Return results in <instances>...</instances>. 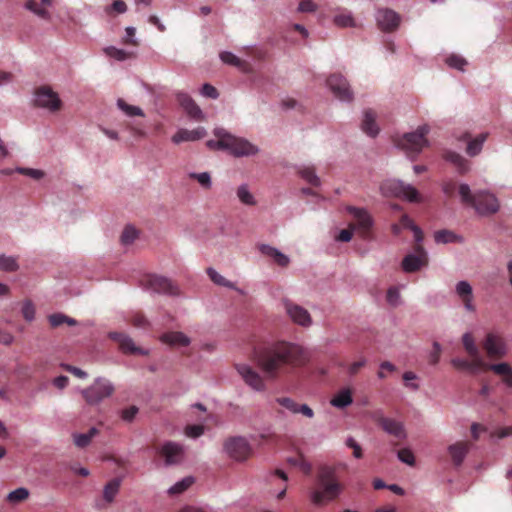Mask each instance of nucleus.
Instances as JSON below:
<instances>
[{"instance_id":"nucleus-1","label":"nucleus","mask_w":512,"mask_h":512,"mask_svg":"<svg viewBox=\"0 0 512 512\" xmlns=\"http://www.w3.org/2000/svg\"><path fill=\"white\" fill-rule=\"evenodd\" d=\"M309 359L304 347L291 342H275L254 353V360L268 380L277 379L285 366H300Z\"/></svg>"},{"instance_id":"nucleus-2","label":"nucleus","mask_w":512,"mask_h":512,"mask_svg":"<svg viewBox=\"0 0 512 512\" xmlns=\"http://www.w3.org/2000/svg\"><path fill=\"white\" fill-rule=\"evenodd\" d=\"M343 486L336 478L333 467L323 466L317 473V488L309 493L312 504L325 506L341 496Z\"/></svg>"},{"instance_id":"nucleus-3","label":"nucleus","mask_w":512,"mask_h":512,"mask_svg":"<svg viewBox=\"0 0 512 512\" xmlns=\"http://www.w3.org/2000/svg\"><path fill=\"white\" fill-rule=\"evenodd\" d=\"M459 199L461 203L475 209L476 214L481 217H490L500 209V202L489 190L481 189L472 192L466 183L459 184Z\"/></svg>"},{"instance_id":"nucleus-4","label":"nucleus","mask_w":512,"mask_h":512,"mask_svg":"<svg viewBox=\"0 0 512 512\" xmlns=\"http://www.w3.org/2000/svg\"><path fill=\"white\" fill-rule=\"evenodd\" d=\"M380 194L386 198H403L411 203L419 201L418 191L400 179H388L382 182Z\"/></svg>"},{"instance_id":"nucleus-5","label":"nucleus","mask_w":512,"mask_h":512,"mask_svg":"<svg viewBox=\"0 0 512 512\" xmlns=\"http://www.w3.org/2000/svg\"><path fill=\"white\" fill-rule=\"evenodd\" d=\"M113 392V383L106 378L98 377L90 387L81 390V395H83L86 403L90 406H95L113 395Z\"/></svg>"},{"instance_id":"nucleus-6","label":"nucleus","mask_w":512,"mask_h":512,"mask_svg":"<svg viewBox=\"0 0 512 512\" xmlns=\"http://www.w3.org/2000/svg\"><path fill=\"white\" fill-rule=\"evenodd\" d=\"M429 130L428 125H420L415 131L405 133L399 141V147L408 152L419 153L427 145L425 136L429 134Z\"/></svg>"},{"instance_id":"nucleus-7","label":"nucleus","mask_w":512,"mask_h":512,"mask_svg":"<svg viewBox=\"0 0 512 512\" xmlns=\"http://www.w3.org/2000/svg\"><path fill=\"white\" fill-rule=\"evenodd\" d=\"M142 288L154 294H166L175 296L178 294V288L171 280L163 276L149 275L142 280Z\"/></svg>"},{"instance_id":"nucleus-8","label":"nucleus","mask_w":512,"mask_h":512,"mask_svg":"<svg viewBox=\"0 0 512 512\" xmlns=\"http://www.w3.org/2000/svg\"><path fill=\"white\" fill-rule=\"evenodd\" d=\"M34 105L50 113H55L61 107V100L57 92L48 86H43L34 91Z\"/></svg>"},{"instance_id":"nucleus-9","label":"nucleus","mask_w":512,"mask_h":512,"mask_svg":"<svg viewBox=\"0 0 512 512\" xmlns=\"http://www.w3.org/2000/svg\"><path fill=\"white\" fill-rule=\"evenodd\" d=\"M223 151L228 152L235 158L253 157L260 152L259 146L251 143L244 137H236L232 135L229 143Z\"/></svg>"},{"instance_id":"nucleus-10","label":"nucleus","mask_w":512,"mask_h":512,"mask_svg":"<svg viewBox=\"0 0 512 512\" xmlns=\"http://www.w3.org/2000/svg\"><path fill=\"white\" fill-rule=\"evenodd\" d=\"M326 83L336 99L340 100L342 103L353 101V90H351L347 79L341 74L335 73L330 75Z\"/></svg>"},{"instance_id":"nucleus-11","label":"nucleus","mask_w":512,"mask_h":512,"mask_svg":"<svg viewBox=\"0 0 512 512\" xmlns=\"http://www.w3.org/2000/svg\"><path fill=\"white\" fill-rule=\"evenodd\" d=\"M224 452L235 461H244L251 453V447L244 437L235 436L224 442Z\"/></svg>"},{"instance_id":"nucleus-12","label":"nucleus","mask_w":512,"mask_h":512,"mask_svg":"<svg viewBox=\"0 0 512 512\" xmlns=\"http://www.w3.org/2000/svg\"><path fill=\"white\" fill-rule=\"evenodd\" d=\"M374 18H376L377 26L382 32L392 33L400 26V15L389 8L377 9Z\"/></svg>"},{"instance_id":"nucleus-13","label":"nucleus","mask_w":512,"mask_h":512,"mask_svg":"<svg viewBox=\"0 0 512 512\" xmlns=\"http://www.w3.org/2000/svg\"><path fill=\"white\" fill-rule=\"evenodd\" d=\"M283 309H285L286 315L292 322L303 326L309 327L312 323L309 312L303 307L293 303L292 301L285 299L283 300Z\"/></svg>"},{"instance_id":"nucleus-14","label":"nucleus","mask_w":512,"mask_h":512,"mask_svg":"<svg viewBox=\"0 0 512 512\" xmlns=\"http://www.w3.org/2000/svg\"><path fill=\"white\" fill-rule=\"evenodd\" d=\"M236 371L251 389L260 392L265 390V382L258 372L246 363L236 365Z\"/></svg>"},{"instance_id":"nucleus-15","label":"nucleus","mask_w":512,"mask_h":512,"mask_svg":"<svg viewBox=\"0 0 512 512\" xmlns=\"http://www.w3.org/2000/svg\"><path fill=\"white\" fill-rule=\"evenodd\" d=\"M427 265V253L421 246L415 247V253L405 256L402 260V269L407 273H414Z\"/></svg>"},{"instance_id":"nucleus-16","label":"nucleus","mask_w":512,"mask_h":512,"mask_svg":"<svg viewBox=\"0 0 512 512\" xmlns=\"http://www.w3.org/2000/svg\"><path fill=\"white\" fill-rule=\"evenodd\" d=\"M484 349L491 358H501L506 355L507 347L499 335L490 332L485 336Z\"/></svg>"},{"instance_id":"nucleus-17","label":"nucleus","mask_w":512,"mask_h":512,"mask_svg":"<svg viewBox=\"0 0 512 512\" xmlns=\"http://www.w3.org/2000/svg\"><path fill=\"white\" fill-rule=\"evenodd\" d=\"M177 102L183 110H185L186 115L189 118L194 119L196 121L204 120V113L201 108H199L198 104L192 99L189 94L185 92H177L176 94Z\"/></svg>"},{"instance_id":"nucleus-18","label":"nucleus","mask_w":512,"mask_h":512,"mask_svg":"<svg viewBox=\"0 0 512 512\" xmlns=\"http://www.w3.org/2000/svg\"><path fill=\"white\" fill-rule=\"evenodd\" d=\"M160 455L165 458L166 466L176 465L183 460L184 448L178 442H165L160 448Z\"/></svg>"},{"instance_id":"nucleus-19","label":"nucleus","mask_w":512,"mask_h":512,"mask_svg":"<svg viewBox=\"0 0 512 512\" xmlns=\"http://www.w3.org/2000/svg\"><path fill=\"white\" fill-rule=\"evenodd\" d=\"M470 357H472V361H468L461 357H454L450 359V365L458 371H466L472 375H476L479 373L480 368L485 366V363H483L480 355Z\"/></svg>"},{"instance_id":"nucleus-20","label":"nucleus","mask_w":512,"mask_h":512,"mask_svg":"<svg viewBox=\"0 0 512 512\" xmlns=\"http://www.w3.org/2000/svg\"><path fill=\"white\" fill-rule=\"evenodd\" d=\"M455 294L461 300L464 309L468 312L476 311V307L473 304V288L467 280H461L455 285Z\"/></svg>"},{"instance_id":"nucleus-21","label":"nucleus","mask_w":512,"mask_h":512,"mask_svg":"<svg viewBox=\"0 0 512 512\" xmlns=\"http://www.w3.org/2000/svg\"><path fill=\"white\" fill-rule=\"evenodd\" d=\"M377 423L384 429L385 433L395 437L398 440L406 439V430L404 429L403 423L395 419L380 416L377 418Z\"/></svg>"},{"instance_id":"nucleus-22","label":"nucleus","mask_w":512,"mask_h":512,"mask_svg":"<svg viewBox=\"0 0 512 512\" xmlns=\"http://www.w3.org/2000/svg\"><path fill=\"white\" fill-rule=\"evenodd\" d=\"M347 212H349L350 215L355 218L356 228L361 230L362 233H366L371 229L374 222L372 221L371 215L366 209L355 206H347Z\"/></svg>"},{"instance_id":"nucleus-23","label":"nucleus","mask_w":512,"mask_h":512,"mask_svg":"<svg viewBox=\"0 0 512 512\" xmlns=\"http://www.w3.org/2000/svg\"><path fill=\"white\" fill-rule=\"evenodd\" d=\"M276 402L291 414H300L307 418H313V410L307 404H298L288 397L276 398Z\"/></svg>"},{"instance_id":"nucleus-24","label":"nucleus","mask_w":512,"mask_h":512,"mask_svg":"<svg viewBox=\"0 0 512 512\" xmlns=\"http://www.w3.org/2000/svg\"><path fill=\"white\" fill-rule=\"evenodd\" d=\"M51 5L52 0H27L24 8L36 15L37 18L49 21L51 20V13H49L47 8L51 7Z\"/></svg>"},{"instance_id":"nucleus-25","label":"nucleus","mask_w":512,"mask_h":512,"mask_svg":"<svg viewBox=\"0 0 512 512\" xmlns=\"http://www.w3.org/2000/svg\"><path fill=\"white\" fill-rule=\"evenodd\" d=\"M258 250L260 254L273 260L279 267H287L289 265V256L269 244L260 243L258 245Z\"/></svg>"},{"instance_id":"nucleus-26","label":"nucleus","mask_w":512,"mask_h":512,"mask_svg":"<svg viewBox=\"0 0 512 512\" xmlns=\"http://www.w3.org/2000/svg\"><path fill=\"white\" fill-rule=\"evenodd\" d=\"M205 136L204 127H197L193 130L189 129H178L176 134L172 135L171 141L174 144H180L182 142H195L201 140Z\"/></svg>"},{"instance_id":"nucleus-27","label":"nucleus","mask_w":512,"mask_h":512,"mask_svg":"<svg viewBox=\"0 0 512 512\" xmlns=\"http://www.w3.org/2000/svg\"><path fill=\"white\" fill-rule=\"evenodd\" d=\"M361 130L370 138H375L380 132L377 123L375 122V113L371 109L364 110L362 113Z\"/></svg>"},{"instance_id":"nucleus-28","label":"nucleus","mask_w":512,"mask_h":512,"mask_svg":"<svg viewBox=\"0 0 512 512\" xmlns=\"http://www.w3.org/2000/svg\"><path fill=\"white\" fill-rule=\"evenodd\" d=\"M160 342L172 348L187 347L190 345V338L182 332H166L160 336Z\"/></svg>"},{"instance_id":"nucleus-29","label":"nucleus","mask_w":512,"mask_h":512,"mask_svg":"<svg viewBox=\"0 0 512 512\" xmlns=\"http://www.w3.org/2000/svg\"><path fill=\"white\" fill-rule=\"evenodd\" d=\"M468 449V444L464 442L450 444V446L447 447V452H449L450 458H452L453 465L459 467L462 464L465 457H467Z\"/></svg>"},{"instance_id":"nucleus-30","label":"nucleus","mask_w":512,"mask_h":512,"mask_svg":"<svg viewBox=\"0 0 512 512\" xmlns=\"http://www.w3.org/2000/svg\"><path fill=\"white\" fill-rule=\"evenodd\" d=\"M444 159L455 166L456 171L460 174H466L469 171V162L466 158L454 150L444 152Z\"/></svg>"},{"instance_id":"nucleus-31","label":"nucleus","mask_w":512,"mask_h":512,"mask_svg":"<svg viewBox=\"0 0 512 512\" xmlns=\"http://www.w3.org/2000/svg\"><path fill=\"white\" fill-rule=\"evenodd\" d=\"M444 159L455 166L456 171L460 174H466L469 171V162L466 158L454 150L444 152Z\"/></svg>"},{"instance_id":"nucleus-32","label":"nucleus","mask_w":512,"mask_h":512,"mask_svg":"<svg viewBox=\"0 0 512 512\" xmlns=\"http://www.w3.org/2000/svg\"><path fill=\"white\" fill-rule=\"evenodd\" d=\"M206 272L207 276H209L210 281L214 282V284L220 287H226L230 290L237 291L241 295L245 294V291L237 287L236 284H234L232 281L224 278V276L217 272L215 268H207Z\"/></svg>"},{"instance_id":"nucleus-33","label":"nucleus","mask_w":512,"mask_h":512,"mask_svg":"<svg viewBox=\"0 0 512 512\" xmlns=\"http://www.w3.org/2000/svg\"><path fill=\"white\" fill-rule=\"evenodd\" d=\"M214 135L216 137V140H209L206 142V145H207V147H209V149L221 150V151L224 150V148L227 146L228 141L230 140L231 136H233V134L229 133L228 131H226L223 128H216L214 130Z\"/></svg>"},{"instance_id":"nucleus-34","label":"nucleus","mask_w":512,"mask_h":512,"mask_svg":"<svg viewBox=\"0 0 512 512\" xmlns=\"http://www.w3.org/2000/svg\"><path fill=\"white\" fill-rule=\"evenodd\" d=\"M99 433L98 428L90 427L87 433H74L72 434V441L78 449H84L90 445L91 439L96 437Z\"/></svg>"},{"instance_id":"nucleus-35","label":"nucleus","mask_w":512,"mask_h":512,"mask_svg":"<svg viewBox=\"0 0 512 512\" xmlns=\"http://www.w3.org/2000/svg\"><path fill=\"white\" fill-rule=\"evenodd\" d=\"M352 403L353 398L351 397V391L349 388L340 390V392L336 393L332 400H330V404L338 409H345Z\"/></svg>"},{"instance_id":"nucleus-36","label":"nucleus","mask_w":512,"mask_h":512,"mask_svg":"<svg viewBox=\"0 0 512 512\" xmlns=\"http://www.w3.org/2000/svg\"><path fill=\"white\" fill-rule=\"evenodd\" d=\"M434 240L437 244L462 243V236L449 230H438L434 233Z\"/></svg>"},{"instance_id":"nucleus-37","label":"nucleus","mask_w":512,"mask_h":512,"mask_svg":"<svg viewBox=\"0 0 512 512\" xmlns=\"http://www.w3.org/2000/svg\"><path fill=\"white\" fill-rule=\"evenodd\" d=\"M333 24L339 28H353L356 26L350 11L342 10L333 16Z\"/></svg>"},{"instance_id":"nucleus-38","label":"nucleus","mask_w":512,"mask_h":512,"mask_svg":"<svg viewBox=\"0 0 512 512\" xmlns=\"http://www.w3.org/2000/svg\"><path fill=\"white\" fill-rule=\"evenodd\" d=\"M120 483H122V479L119 477H116L109 482H107L106 485H104L103 488V499L107 503H111L114 500V497H116L117 493H119V487Z\"/></svg>"},{"instance_id":"nucleus-39","label":"nucleus","mask_w":512,"mask_h":512,"mask_svg":"<svg viewBox=\"0 0 512 512\" xmlns=\"http://www.w3.org/2000/svg\"><path fill=\"white\" fill-rule=\"evenodd\" d=\"M298 175L311 186H321V179L316 175L313 166H300V168H298Z\"/></svg>"},{"instance_id":"nucleus-40","label":"nucleus","mask_w":512,"mask_h":512,"mask_svg":"<svg viewBox=\"0 0 512 512\" xmlns=\"http://www.w3.org/2000/svg\"><path fill=\"white\" fill-rule=\"evenodd\" d=\"M236 198H238L242 205L254 206L257 203L254 195L249 191L247 183H242L236 188Z\"/></svg>"},{"instance_id":"nucleus-41","label":"nucleus","mask_w":512,"mask_h":512,"mask_svg":"<svg viewBox=\"0 0 512 512\" xmlns=\"http://www.w3.org/2000/svg\"><path fill=\"white\" fill-rule=\"evenodd\" d=\"M488 134L481 133L478 137L468 141L467 143V155L471 157H476L479 155L480 151H482L483 144L485 143Z\"/></svg>"},{"instance_id":"nucleus-42","label":"nucleus","mask_w":512,"mask_h":512,"mask_svg":"<svg viewBox=\"0 0 512 512\" xmlns=\"http://www.w3.org/2000/svg\"><path fill=\"white\" fill-rule=\"evenodd\" d=\"M103 51H104V54H106V56H108L118 62L126 61L133 55L131 52H127L124 49L117 48L114 46H107L104 48Z\"/></svg>"},{"instance_id":"nucleus-43","label":"nucleus","mask_w":512,"mask_h":512,"mask_svg":"<svg viewBox=\"0 0 512 512\" xmlns=\"http://www.w3.org/2000/svg\"><path fill=\"white\" fill-rule=\"evenodd\" d=\"M119 350L124 354H138L141 356H147L148 350L140 347H136L133 339L118 342Z\"/></svg>"},{"instance_id":"nucleus-44","label":"nucleus","mask_w":512,"mask_h":512,"mask_svg":"<svg viewBox=\"0 0 512 512\" xmlns=\"http://www.w3.org/2000/svg\"><path fill=\"white\" fill-rule=\"evenodd\" d=\"M48 321H50V325L53 328L59 327L62 324H67L69 326H75L76 325V320L75 319L67 316L64 313H60V312H57V313H54V314L48 316Z\"/></svg>"},{"instance_id":"nucleus-45","label":"nucleus","mask_w":512,"mask_h":512,"mask_svg":"<svg viewBox=\"0 0 512 512\" xmlns=\"http://www.w3.org/2000/svg\"><path fill=\"white\" fill-rule=\"evenodd\" d=\"M0 270L13 273L19 270V264L17 263L16 256H7L5 254L0 255Z\"/></svg>"},{"instance_id":"nucleus-46","label":"nucleus","mask_w":512,"mask_h":512,"mask_svg":"<svg viewBox=\"0 0 512 512\" xmlns=\"http://www.w3.org/2000/svg\"><path fill=\"white\" fill-rule=\"evenodd\" d=\"M116 106L122 111L127 117H143V110L139 106H133L127 104L124 100L118 99Z\"/></svg>"},{"instance_id":"nucleus-47","label":"nucleus","mask_w":512,"mask_h":512,"mask_svg":"<svg viewBox=\"0 0 512 512\" xmlns=\"http://www.w3.org/2000/svg\"><path fill=\"white\" fill-rule=\"evenodd\" d=\"M194 481L195 479L191 476L184 477L177 481L176 484L168 488V494L180 495L182 492L186 491V489H188Z\"/></svg>"},{"instance_id":"nucleus-48","label":"nucleus","mask_w":512,"mask_h":512,"mask_svg":"<svg viewBox=\"0 0 512 512\" xmlns=\"http://www.w3.org/2000/svg\"><path fill=\"white\" fill-rule=\"evenodd\" d=\"M461 341L462 347H464V350H466L468 356L480 355L479 347L476 346L473 336L469 332L462 334Z\"/></svg>"},{"instance_id":"nucleus-49","label":"nucleus","mask_w":512,"mask_h":512,"mask_svg":"<svg viewBox=\"0 0 512 512\" xmlns=\"http://www.w3.org/2000/svg\"><path fill=\"white\" fill-rule=\"evenodd\" d=\"M29 491L25 487H19L14 491H10L7 494L6 500L11 504L20 503L26 499H28Z\"/></svg>"},{"instance_id":"nucleus-50","label":"nucleus","mask_w":512,"mask_h":512,"mask_svg":"<svg viewBox=\"0 0 512 512\" xmlns=\"http://www.w3.org/2000/svg\"><path fill=\"white\" fill-rule=\"evenodd\" d=\"M189 178L194 179L200 184L201 188L209 190L211 188V177L208 172H191Z\"/></svg>"},{"instance_id":"nucleus-51","label":"nucleus","mask_w":512,"mask_h":512,"mask_svg":"<svg viewBox=\"0 0 512 512\" xmlns=\"http://www.w3.org/2000/svg\"><path fill=\"white\" fill-rule=\"evenodd\" d=\"M446 64L455 70L463 71L467 66V60L458 54H452L446 58Z\"/></svg>"},{"instance_id":"nucleus-52","label":"nucleus","mask_w":512,"mask_h":512,"mask_svg":"<svg viewBox=\"0 0 512 512\" xmlns=\"http://www.w3.org/2000/svg\"><path fill=\"white\" fill-rule=\"evenodd\" d=\"M220 59H221V62H223L227 65H230L232 67H235V68H241L243 65L242 60H240L235 54H233L229 51H224V52L220 53Z\"/></svg>"},{"instance_id":"nucleus-53","label":"nucleus","mask_w":512,"mask_h":512,"mask_svg":"<svg viewBox=\"0 0 512 512\" xmlns=\"http://www.w3.org/2000/svg\"><path fill=\"white\" fill-rule=\"evenodd\" d=\"M137 238V230L133 226H127L122 230L121 234V243L124 246H129L133 244L134 240Z\"/></svg>"},{"instance_id":"nucleus-54","label":"nucleus","mask_w":512,"mask_h":512,"mask_svg":"<svg viewBox=\"0 0 512 512\" xmlns=\"http://www.w3.org/2000/svg\"><path fill=\"white\" fill-rule=\"evenodd\" d=\"M22 317H24L25 321L31 322L34 320L35 317V308L34 304L31 302V300H25L24 303H22V309H21Z\"/></svg>"},{"instance_id":"nucleus-55","label":"nucleus","mask_w":512,"mask_h":512,"mask_svg":"<svg viewBox=\"0 0 512 512\" xmlns=\"http://www.w3.org/2000/svg\"><path fill=\"white\" fill-rule=\"evenodd\" d=\"M397 459L408 466L415 465V456L409 448H403L397 452Z\"/></svg>"},{"instance_id":"nucleus-56","label":"nucleus","mask_w":512,"mask_h":512,"mask_svg":"<svg viewBox=\"0 0 512 512\" xmlns=\"http://www.w3.org/2000/svg\"><path fill=\"white\" fill-rule=\"evenodd\" d=\"M16 173L26 175L34 180H40L43 178V171L34 168L18 167L15 169Z\"/></svg>"},{"instance_id":"nucleus-57","label":"nucleus","mask_w":512,"mask_h":512,"mask_svg":"<svg viewBox=\"0 0 512 512\" xmlns=\"http://www.w3.org/2000/svg\"><path fill=\"white\" fill-rule=\"evenodd\" d=\"M139 413V408L135 405H131L121 410V419L126 423H131L135 416Z\"/></svg>"},{"instance_id":"nucleus-58","label":"nucleus","mask_w":512,"mask_h":512,"mask_svg":"<svg viewBox=\"0 0 512 512\" xmlns=\"http://www.w3.org/2000/svg\"><path fill=\"white\" fill-rule=\"evenodd\" d=\"M386 302L392 307L400 305V291L396 287H391L386 291Z\"/></svg>"},{"instance_id":"nucleus-59","label":"nucleus","mask_w":512,"mask_h":512,"mask_svg":"<svg viewBox=\"0 0 512 512\" xmlns=\"http://www.w3.org/2000/svg\"><path fill=\"white\" fill-rule=\"evenodd\" d=\"M204 434V426L200 424L188 425L185 428V435L191 439H196Z\"/></svg>"},{"instance_id":"nucleus-60","label":"nucleus","mask_w":512,"mask_h":512,"mask_svg":"<svg viewBox=\"0 0 512 512\" xmlns=\"http://www.w3.org/2000/svg\"><path fill=\"white\" fill-rule=\"evenodd\" d=\"M488 369L492 370L498 375H510L512 374V368L507 363H494L488 365Z\"/></svg>"},{"instance_id":"nucleus-61","label":"nucleus","mask_w":512,"mask_h":512,"mask_svg":"<svg viewBox=\"0 0 512 512\" xmlns=\"http://www.w3.org/2000/svg\"><path fill=\"white\" fill-rule=\"evenodd\" d=\"M200 94L209 99H217L219 97V92H217L216 88L208 83H204L201 86Z\"/></svg>"},{"instance_id":"nucleus-62","label":"nucleus","mask_w":512,"mask_h":512,"mask_svg":"<svg viewBox=\"0 0 512 512\" xmlns=\"http://www.w3.org/2000/svg\"><path fill=\"white\" fill-rule=\"evenodd\" d=\"M441 344L434 342L432 344V351L429 353V364L435 366L439 362V356H441Z\"/></svg>"},{"instance_id":"nucleus-63","label":"nucleus","mask_w":512,"mask_h":512,"mask_svg":"<svg viewBox=\"0 0 512 512\" xmlns=\"http://www.w3.org/2000/svg\"><path fill=\"white\" fill-rule=\"evenodd\" d=\"M402 377L403 381H405L406 387L410 388L413 391H418V384L415 382H411L416 380V374L414 372L406 371L405 373H403Z\"/></svg>"},{"instance_id":"nucleus-64","label":"nucleus","mask_w":512,"mask_h":512,"mask_svg":"<svg viewBox=\"0 0 512 512\" xmlns=\"http://www.w3.org/2000/svg\"><path fill=\"white\" fill-rule=\"evenodd\" d=\"M297 11L298 13H313L316 11V4L312 0H302L298 4Z\"/></svg>"}]
</instances>
